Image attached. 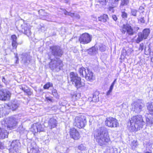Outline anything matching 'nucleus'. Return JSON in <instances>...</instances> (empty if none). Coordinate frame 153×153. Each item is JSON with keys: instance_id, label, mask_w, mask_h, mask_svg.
I'll return each instance as SVG.
<instances>
[{"instance_id": "nucleus-1", "label": "nucleus", "mask_w": 153, "mask_h": 153, "mask_svg": "<svg viewBox=\"0 0 153 153\" xmlns=\"http://www.w3.org/2000/svg\"><path fill=\"white\" fill-rule=\"evenodd\" d=\"M94 138L99 145L103 147L107 146L110 142L108 131L103 127L100 128L94 132Z\"/></svg>"}, {"instance_id": "nucleus-2", "label": "nucleus", "mask_w": 153, "mask_h": 153, "mask_svg": "<svg viewBox=\"0 0 153 153\" xmlns=\"http://www.w3.org/2000/svg\"><path fill=\"white\" fill-rule=\"evenodd\" d=\"M130 123L132 131H137L142 128L145 122L142 116L137 115L133 117L130 120Z\"/></svg>"}, {"instance_id": "nucleus-3", "label": "nucleus", "mask_w": 153, "mask_h": 153, "mask_svg": "<svg viewBox=\"0 0 153 153\" xmlns=\"http://www.w3.org/2000/svg\"><path fill=\"white\" fill-rule=\"evenodd\" d=\"M63 66L62 61L59 58L51 59L49 63V67L54 72H58L62 70Z\"/></svg>"}, {"instance_id": "nucleus-4", "label": "nucleus", "mask_w": 153, "mask_h": 153, "mask_svg": "<svg viewBox=\"0 0 153 153\" xmlns=\"http://www.w3.org/2000/svg\"><path fill=\"white\" fill-rule=\"evenodd\" d=\"M69 78L72 84L77 89L84 86L85 83L81 82V78L74 72H71L70 73Z\"/></svg>"}, {"instance_id": "nucleus-5", "label": "nucleus", "mask_w": 153, "mask_h": 153, "mask_svg": "<svg viewBox=\"0 0 153 153\" xmlns=\"http://www.w3.org/2000/svg\"><path fill=\"white\" fill-rule=\"evenodd\" d=\"M16 119L14 117H10L3 120L2 125L4 126V128L11 129L16 126L17 124Z\"/></svg>"}, {"instance_id": "nucleus-6", "label": "nucleus", "mask_w": 153, "mask_h": 153, "mask_svg": "<svg viewBox=\"0 0 153 153\" xmlns=\"http://www.w3.org/2000/svg\"><path fill=\"white\" fill-rule=\"evenodd\" d=\"M50 51L51 54L56 58L60 57L63 54V52L60 47L54 45L50 47Z\"/></svg>"}, {"instance_id": "nucleus-7", "label": "nucleus", "mask_w": 153, "mask_h": 153, "mask_svg": "<svg viewBox=\"0 0 153 153\" xmlns=\"http://www.w3.org/2000/svg\"><path fill=\"white\" fill-rule=\"evenodd\" d=\"M86 123L85 118L84 116L76 117L74 119V125L79 128H82L85 126Z\"/></svg>"}, {"instance_id": "nucleus-8", "label": "nucleus", "mask_w": 153, "mask_h": 153, "mask_svg": "<svg viewBox=\"0 0 153 153\" xmlns=\"http://www.w3.org/2000/svg\"><path fill=\"white\" fill-rule=\"evenodd\" d=\"M144 106L142 101L140 100L134 102L131 104V110L136 113H139L142 110Z\"/></svg>"}, {"instance_id": "nucleus-9", "label": "nucleus", "mask_w": 153, "mask_h": 153, "mask_svg": "<svg viewBox=\"0 0 153 153\" xmlns=\"http://www.w3.org/2000/svg\"><path fill=\"white\" fill-rule=\"evenodd\" d=\"M150 33L149 29H144L142 32H139L138 34V37L136 40V42L139 43L143 39H146Z\"/></svg>"}, {"instance_id": "nucleus-10", "label": "nucleus", "mask_w": 153, "mask_h": 153, "mask_svg": "<svg viewBox=\"0 0 153 153\" xmlns=\"http://www.w3.org/2000/svg\"><path fill=\"white\" fill-rule=\"evenodd\" d=\"M105 123L106 126L110 128H115L119 126L117 120L111 117L107 118Z\"/></svg>"}, {"instance_id": "nucleus-11", "label": "nucleus", "mask_w": 153, "mask_h": 153, "mask_svg": "<svg viewBox=\"0 0 153 153\" xmlns=\"http://www.w3.org/2000/svg\"><path fill=\"white\" fill-rule=\"evenodd\" d=\"M19 106V104L18 101L16 100H15L13 101L10 106L8 104H5L4 105H2L1 107L3 108V110H9L11 109L13 111H14L18 108Z\"/></svg>"}, {"instance_id": "nucleus-12", "label": "nucleus", "mask_w": 153, "mask_h": 153, "mask_svg": "<svg viewBox=\"0 0 153 153\" xmlns=\"http://www.w3.org/2000/svg\"><path fill=\"white\" fill-rule=\"evenodd\" d=\"M120 30L123 34H125L126 32L129 35H132L134 33L133 29L129 24L123 25L121 27Z\"/></svg>"}, {"instance_id": "nucleus-13", "label": "nucleus", "mask_w": 153, "mask_h": 153, "mask_svg": "<svg viewBox=\"0 0 153 153\" xmlns=\"http://www.w3.org/2000/svg\"><path fill=\"white\" fill-rule=\"evenodd\" d=\"M79 40L81 43L87 44L91 41V37L88 34L85 33L82 34L80 36Z\"/></svg>"}, {"instance_id": "nucleus-14", "label": "nucleus", "mask_w": 153, "mask_h": 153, "mask_svg": "<svg viewBox=\"0 0 153 153\" xmlns=\"http://www.w3.org/2000/svg\"><path fill=\"white\" fill-rule=\"evenodd\" d=\"M70 134L71 137L74 140H78L80 137V135L79 132L74 128H71L70 129Z\"/></svg>"}, {"instance_id": "nucleus-15", "label": "nucleus", "mask_w": 153, "mask_h": 153, "mask_svg": "<svg viewBox=\"0 0 153 153\" xmlns=\"http://www.w3.org/2000/svg\"><path fill=\"white\" fill-rule=\"evenodd\" d=\"M28 153H39L38 149L35 143H32L27 148Z\"/></svg>"}, {"instance_id": "nucleus-16", "label": "nucleus", "mask_w": 153, "mask_h": 153, "mask_svg": "<svg viewBox=\"0 0 153 153\" xmlns=\"http://www.w3.org/2000/svg\"><path fill=\"white\" fill-rule=\"evenodd\" d=\"M11 96L10 92L7 90H4L2 91L1 95V100H8L10 99Z\"/></svg>"}, {"instance_id": "nucleus-17", "label": "nucleus", "mask_w": 153, "mask_h": 153, "mask_svg": "<svg viewBox=\"0 0 153 153\" xmlns=\"http://www.w3.org/2000/svg\"><path fill=\"white\" fill-rule=\"evenodd\" d=\"M57 124V122L56 119L53 118H50L48 121V127L52 129L55 127Z\"/></svg>"}, {"instance_id": "nucleus-18", "label": "nucleus", "mask_w": 153, "mask_h": 153, "mask_svg": "<svg viewBox=\"0 0 153 153\" xmlns=\"http://www.w3.org/2000/svg\"><path fill=\"white\" fill-rule=\"evenodd\" d=\"M22 58V61L25 63H28L30 62V56L27 53H23Z\"/></svg>"}, {"instance_id": "nucleus-19", "label": "nucleus", "mask_w": 153, "mask_h": 153, "mask_svg": "<svg viewBox=\"0 0 153 153\" xmlns=\"http://www.w3.org/2000/svg\"><path fill=\"white\" fill-rule=\"evenodd\" d=\"M84 77L88 81H91L94 79L93 73L88 68L87 69V72L86 74V76H85Z\"/></svg>"}, {"instance_id": "nucleus-20", "label": "nucleus", "mask_w": 153, "mask_h": 153, "mask_svg": "<svg viewBox=\"0 0 153 153\" xmlns=\"http://www.w3.org/2000/svg\"><path fill=\"white\" fill-rule=\"evenodd\" d=\"M19 142L16 140L13 141L10 145V149L13 150L15 152H17L19 149Z\"/></svg>"}, {"instance_id": "nucleus-21", "label": "nucleus", "mask_w": 153, "mask_h": 153, "mask_svg": "<svg viewBox=\"0 0 153 153\" xmlns=\"http://www.w3.org/2000/svg\"><path fill=\"white\" fill-rule=\"evenodd\" d=\"M41 126L36 124H34L31 128V130L34 133H37L38 131H42V130L40 128Z\"/></svg>"}, {"instance_id": "nucleus-22", "label": "nucleus", "mask_w": 153, "mask_h": 153, "mask_svg": "<svg viewBox=\"0 0 153 153\" xmlns=\"http://www.w3.org/2000/svg\"><path fill=\"white\" fill-rule=\"evenodd\" d=\"M78 71L80 76L84 77L87 72V69L86 70L84 67H82L79 69Z\"/></svg>"}, {"instance_id": "nucleus-23", "label": "nucleus", "mask_w": 153, "mask_h": 153, "mask_svg": "<svg viewBox=\"0 0 153 153\" xmlns=\"http://www.w3.org/2000/svg\"><path fill=\"white\" fill-rule=\"evenodd\" d=\"M63 13L65 15H69L72 17H75L77 19H79V15L78 14H75L73 13L68 12L66 10H63Z\"/></svg>"}, {"instance_id": "nucleus-24", "label": "nucleus", "mask_w": 153, "mask_h": 153, "mask_svg": "<svg viewBox=\"0 0 153 153\" xmlns=\"http://www.w3.org/2000/svg\"><path fill=\"white\" fill-rule=\"evenodd\" d=\"M147 107L150 114L153 115V102L148 103Z\"/></svg>"}, {"instance_id": "nucleus-25", "label": "nucleus", "mask_w": 153, "mask_h": 153, "mask_svg": "<svg viewBox=\"0 0 153 153\" xmlns=\"http://www.w3.org/2000/svg\"><path fill=\"white\" fill-rule=\"evenodd\" d=\"M8 133L7 130L2 129L1 131V139H4L8 137Z\"/></svg>"}, {"instance_id": "nucleus-26", "label": "nucleus", "mask_w": 153, "mask_h": 153, "mask_svg": "<svg viewBox=\"0 0 153 153\" xmlns=\"http://www.w3.org/2000/svg\"><path fill=\"white\" fill-rule=\"evenodd\" d=\"M56 149H58V151L61 153H66L67 152L68 149L66 147L60 146L57 147Z\"/></svg>"}, {"instance_id": "nucleus-27", "label": "nucleus", "mask_w": 153, "mask_h": 153, "mask_svg": "<svg viewBox=\"0 0 153 153\" xmlns=\"http://www.w3.org/2000/svg\"><path fill=\"white\" fill-rule=\"evenodd\" d=\"M108 19V15L106 14H103L102 16L99 17V20L103 22H105Z\"/></svg>"}, {"instance_id": "nucleus-28", "label": "nucleus", "mask_w": 153, "mask_h": 153, "mask_svg": "<svg viewBox=\"0 0 153 153\" xmlns=\"http://www.w3.org/2000/svg\"><path fill=\"white\" fill-rule=\"evenodd\" d=\"M24 33L27 35H28L31 34V32L30 30L28 27L27 26L25 27L24 29Z\"/></svg>"}, {"instance_id": "nucleus-29", "label": "nucleus", "mask_w": 153, "mask_h": 153, "mask_svg": "<svg viewBox=\"0 0 153 153\" xmlns=\"http://www.w3.org/2000/svg\"><path fill=\"white\" fill-rule=\"evenodd\" d=\"M17 130L21 134H26L27 131L22 126H20L17 129Z\"/></svg>"}, {"instance_id": "nucleus-30", "label": "nucleus", "mask_w": 153, "mask_h": 153, "mask_svg": "<svg viewBox=\"0 0 153 153\" xmlns=\"http://www.w3.org/2000/svg\"><path fill=\"white\" fill-rule=\"evenodd\" d=\"M52 94L56 98H59V95L58 94L57 90L53 88L52 90Z\"/></svg>"}, {"instance_id": "nucleus-31", "label": "nucleus", "mask_w": 153, "mask_h": 153, "mask_svg": "<svg viewBox=\"0 0 153 153\" xmlns=\"http://www.w3.org/2000/svg\"><path fill=\"white\" fill-rule=\"evenodd\" d=\"M99 100V98L98 96L94 94L93 96V97L91 101L94 102H98Z\"/></svg>"}, {"instance_id": "nucleus-32", "label": "nucleus", "mask_w": 153, "mask_h": 153, "mask_svg": "<svg viewBox=\"0 0 153 153\" xmlns=\"http://www.w3.org/2000/svg\"><path fill=\"white\" fill-rule=\"evenodd\" d=\"M128 2L129 0H122L120 5V7L127 5Z\"/></svg>"}, {"instance_id": "nucleus-33", "label": "nucleus", "mask_w": 153, "mask_h": 153, "mask_svg": "<svg viewBox=\"0 0 153 153\" xmlns=\"http://www.w3.org/2000/svg\"><path fill=\"white\" fill-rule=\"evenodd\" d=\"M53 84L51 82H48L43 87L45 89H48L49 87L53 86Z\"/></svg>"}, {"instance_id": "nucleus-34", "label": "nucleus", "mask_w": 153, "mask_h": 153, "mask_svg": "<svg viewBox=\"0 0 153 153\" xmlns=\"http://www.w3.org/2000/svg\"><path fill=\"white\" fill-rule=\"evenodd\" d=\"M137 10L134 9H131V15L134 16L136 17L137 16Z\"/></svg>"}, {"instance_id": "nucleus-35", "label": "nucleus", "mask_w": 153, "mask_h": 153, "mask_svg": "<svg viewBox=\"0 0 153 153\" xmlns=\"http://www.w3.org/2000/svg\"><path fill=\"white\" fill-rule=\"evenodd\" d=\"M145 54L147 55L150 54L151 51L150 48L149 46L148 47H145Z\"/></svg>"}, {"instance_id": "nucleus-36", "label": "nucleus", "mask_w": 153, "mask_h": 153, "mask_svg": "<svg viewBox=\"0 0 153 153\" xmlns=\"http://www.w3.org/2000/svg\"><path fill=\"white\" fill-rule=\"evenodd\" d=\"M99 50L102 52L106 50V47L105 45L101 44L99 46Z\"/></svg>"}, {"instance_id": "nucleus-37", "label": "nucleus", "mask_w": 153, "mask_h": 153, "mask_svg": "<svg viewBox=\"0 0 153 153\" xmlns=\"http://www.w3.org/2000/svg\"><path fill=\"white\" fill-rule=\"evenodd\" d=\"M100 3L103 5H106L108 0H99Z\"/></svg>"}, {"instance_id": "nucleus-38", "label": "nucleus", "mask_w": 153, "mask_h": 153, "mask_svg": "<svg viewBox=\"0 0 153 153\" xmlns=\"http://www.w3.org/2000/svg\"><path fill=\"white\" fill-rule=\"evenodd\" d=\"M19 43L17 42H12V46L13 49H16Z\"/></svg>"}, {"instance_id": "nucleus-39", "label": "nucleus", "mask_w": 153, "mask_h": 153, "mask_svg": "<svg viewBox=\"0 0 153 153\" xmlns=\"http://www.w3.org/2000/svg\"><path fill=\"white\" fill-rule=\"evenodd\" d=\"M11 39L12 40V42H17V38L16 36L15 35L11 36Z\"/></svg>"}, {"instance_id": "nucleus-40", "label": "nucleus", "mask_w": 153, "mask_h": 153, "mask_svg": "<svg viewBox=\"0 0 153 153\" xmlns=\"http://www.w3.org/2000/svg\"><path fill=\"white\" fill-rule=\"evenodd\" d=\"M114 86L111 85L110 86L109 89L108 91L107 92L106 95H108L110 94V93L111 92L112 89H113Z\"/></svg>"}, {"instance_id": "nucleus-41", "label": "nucleus", "mask_w": 153, "mask_h": 153, "mask_svg": "<svg viewBox=\"0 0 153 153\" xmlns=\"http://www.w3.org/2000/svg\"><path fill=\"white\" fill-rule=\"evenodd\" d=\"M85 147L82 144L78 146V149L82 151L85 150Z\"/></svg>"}, {"instance_id": "nucleus-42", "label": "nucleus", "mask_w": 153, "mask_h": 153, "mask_svg": "<svg viewBox=\"0 0 153 153\" xmlns=\"http://www.w3.org/2000/svg\"><path fill=\"white\" fill-rule=\"evenodd\" d=\"M25 93H26L28 95L30 96L31 95L32 92H31L30 90V89H27Z\"/></svg>"}, {"instance_id": "nucleus-43", "label": "nucleus", "mask_w": 153, "mask_h": 153, "mask_svg": "<svg viewBox=\"0 0 153 153\" xmlns=\"http://www.w3.org/2000/svg\"><path fill=\"white\" fill-rule=\"evenodd\" d=\"M139 22L142 23H144L145 22V21L144 19V17H141L140 19L138 20Z\"/></svg>"}, {"instance_id": "nucleus-44", "label": "nucleus", "mask_w": 153, "mask_h": 153, "mask_svg": "<svg viewBox=\"0 0 153 153\" xmlns=\"http://www.w3.org/2000/svg\"><path fill=\"white\" fill-rule=\"evenodd\" d=\"M139 10V12L140 13H143L144 11V7L142 6L140 7Z\"/></svg>"}, {"instance_id": "nucleus-45", "label": "nucleus", "mask_w": 153, "mask_h": 153, "mask_svg": "<svg viewBox=\"0 0 153 153\" xmlns=\"http://www.w3.org/2000/svg\"><path fill=\"white\" fill-rule=\"evenodd\" d=\"M144 48V45L143 43H142L140 44V47L139 48V50H141V51H142Z\"/></svg>"}, {"instance_id": "nucleus-46", "label": "nucleus", "mask_w": 153, "mask_h": 153, "mask_svg": "<svg viewBox=\"0 0 153 153\" xmlns=\"http://www.w3.org/2000/svg\"><path fill=\"white\" fill-rule=\"evenodd\" d=\"M137 146V144L135 141L134 140L131 144V146L132 147H136Z\"/></svg>"}, {"instance_id": "nucleus-47", "label": "nucleus", "mask_w": 153, "mask_h": 153, "mask_svg": "<svg viewBox=\"0 0 153 153\" xmlns=\"http://www.w3.org/2000/svg\"><path fill=\"white\" fill-rule=\"evenodd\" d=\"M109 151H108V150L107 149L108 153H115L114 150V149L113 148H111L109 149Z\"/></svg>"}, {"instance_id": "nucleus-48", "label": "nucleus", "mask_w": 153, "mask_h": 153, "mask_svg": "<svg viewBox=\"0 0 153 153\" xmlns=\"http://www.w3.org/2000/svg\"><path fill=\"white\" fill-rule=\"evenodd\" d=\"M127 14L125 12H123L122 13V17L123 18H126L127 17Z\"/></svg>"}, {"instance_id": "nucleus-49", "label": "nucleus", "mask_w": 153, "mask_h": 153, "mask_svg": "<svg viewBox=\"0 0 153 153\" xmlns=\"http://www.w3.org/2000/svg\"><path fill=\"white\" fill-rule=\"evenodd\" d=\"M108 9L109 10L111 13H113L114 12V10L113 7H110L108 8Z\"/></svg>"}, {"instance_id": "nucleus-50", "label": "nucleus", "mask_w": 153, "mask_h": 153, "mask_svg": "<svg viewBox=\"0 0 153 153\" xmlns=\"http://www.w3.org/2000/svg\"><path fill=\"white\" fill-rule=\"evenodd\" d=\"M46 100L47 101H49L51 102H52V99L50 97H45Z\"/></svg>"}, {"instance_id": "nucleus-51", "label": "nucleus", "mask_w": 153, "mask_h": 153, "mask_svg": "<svg viewBox=\"0 0 153 153\" xmlns=\"http://www.w3.org/2000/svg\"><path fill=\"white\" fill-rule=\"evenodd\" d=\"M112 17L113 20L115 21H116L117 19V16L115 15H112Z\"/></svg>"}, {"instance_id": "nucleus-52", "label": "nucleus", "mask_w": 153, "mask_h": 153, "mask_svg": "<svg viewBox=\"0 0 153 153\" xmlns=\"http://www.w3.org/2000/svg\"><path fill=\"white\" fill-rule=\"evenodd\" d=\"M151 65L153 66V57H152L151 59Z\"/></svg>"}, {"instance_id": "nucleus-53", "label": "nucleus", "mask_w": 153, "mask_h": 153, "mask_svg": "<svg viewBox=\"0 0 153 153\" xmlns=\"http://www.w3.org/2000/svg\"><path fill=\"white\" fill-rule=\"evenodd\" d=\"M21 89H22L24 92H25L26 90L27 89H26L25 87H21V88H20Z\"/></svg>"}, {"instance_id": "nucleus-54", "label": "nucleus", "mask_w": 153, "mask_h": 153, "mask_svg": "<svg viewBox=\"0 0 153 153\" xmlns=\"http://www.w3.org/2000/svg\"><path fill=\"white\" fill-rule=\"evenodd\" d=\"M146 120H147V122L148 121H149V123H151V124H153V121H150V120L149 118L147 119Z\"/></svg>"}, {"instance_id": "nucleus-55", "label": "nucleus", "mask_w": 153, "mask_h": 153, "mask_svg": "<svg viewBox=\"0 0 153 153\" xmlns=\"http://www.w3.org/2000/svg\"><path fill=\"white\" fill-rule=\"evenodd\" d=\"M116 80H117V79H115L114 81H113V82H112V83L111 85H113L114 86V84L115 83V82H116Z\"/></svg>"}, {"instance_id": "nucleus-56", "label": "nucleus", "mask_w": 153, "mask_h": 153, "mask_svg": "<svg viewBox=\"0 0 153 153\" xmlns=\"http://www.w3.org/2000/svg\"><path fill=\"white\" fill-rule=\"evenodd\" d=\"M2 82H4V83H6V82H5L6 80H5V78L4 77H3L2 79Z\"/></svg>"}, {"instance_id": "nucleus-57", "label": "nucleus", "mask_w": 153, "mask_h": 153, "mask_svg": "<svg viewBox=\"0 0 153 153\" xmlns=\"http://www.w3.org/2000/svg\"><path fill=\"white\" fill-rule=\"evenodd\" d=\"M5 148L4 146H2L1 143V149H4Z\"/></svg>"}, {"instance_id": "nucleus-58", "label": "nucleus", "mask_w": 153, "mask_h": 153, "mask_svg": "<svg viewBox=\"0 0 153 153\" xmlns=\"http://www.w3.org/2000/svg\"><path fill=\"white\" fill-rule=\"evenodd\" d=\"M145 153H152L151 152H146Z\"/></svg>"}, {"instance_id": "nucleus-59", "label": "nucleus", "mask_w": 153, "mask_h": 153, "mask_svg": "<svg viewBox=\"0 0 153 153\" xmlns=\"http://www.w3.org/2000/svg\"><path fill=\"white\" fill-rule=\"evenodd\" d=\"M45 141H46L48 143L49 142V141L48 140H46Z\"/></svg>"}, {"instance_id": "nucleus-60", "label": "nucleus", "mask_w": 153, "mask_h": 153, "mask_svg": "<svg viewBox=\"0 0 153 153\" xmlns=\"http://www.w3.org/2000/svg\"><path fill=\"white\" fill-rule=\"evenodd\" d=\"M66 2H68V0H65Z\"/></svg>"}, {"instance_id": "nucleus-61", "label": "nucleus", "mask_w": 153, "mask_h": 153, "mask_svg": "<svg viewBox=\"0 0 153 153\" xmlns=\"http://www.w3.org/2000/svg\"><path fill=\"white\" fill-rule=\"evenodd\" d=\"M136 28H137V30H138L139 29V28L138 27H137Z\"/></svg>"}, {"instance_id": "nucleus-62", "label": "nucleus", "mask_w": 153, "mask_h": 153, "mask_svg": "<svg viewBox=\"0 0 153 153\" xmlns=\"http://www.w3.org/2000/svg\"><path fill=\"white\" fill-rule=\"evenodd\" d=\"M16 57L17 58V59H18V57L17 56H16Z\"/></svg>"}]
</instances>
